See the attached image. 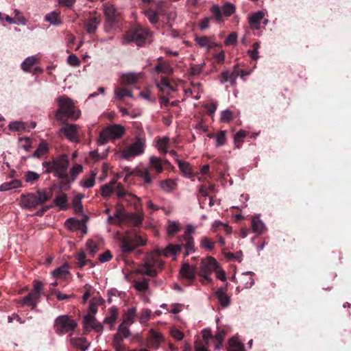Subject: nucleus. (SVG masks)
I'll return each mask as SVG.
<instances>
[{
	"mask_svg": "<svg viewBox=\"0 0 351 351\" xmlns=\"http://www.w3.org/2000/svg\"><path fill=\"white\" fill-rule=\"evenodd\" d=\"M101 195L104 198H108L114 193L118 199L130 201L128 197L134 199V206L136 210H138V206L141 204V199L136 195L128 193L123 186L122 184L117 182L116 179L112 180L109 183L104 184L100 188Z\"/></svg>",
	"mask_w": 351,
	"mask_h": 351,
	"instance_id": "obj_1",
	"label": "nucleus"
},
{
	"mask_svg": "<svg viewBox=\"0 0 351 351\" xmlns=\"http://www.w3.org/2000/svg\"><path fill=\"white\" fill-rule=\"evenodd\" d=\"M146 244L144 235L136 229H132L119 238V247L123 255L132 253L136 248Z\"/></svg>",
	"mask_w": 351,
	"mask_h": 351,
	"instance_id": "obj_2",
	"label": "nucleus"
},
{
	"mask_svg": "<svg viewBox=\"0 0 351 351\" xmlns=\"http://www.w3.org/2000/svg\"><path fill=\"white\" fill-rule=\"evenodd\" d=\"M43 166L46 169L45 173H53V176L62 182V179L66 177V171H67L69 166V160L67 155L62 154L56 157L51 161L43 162Z\"/></svg>",
	"mask_w": 351,
	"mask_h": 351,
	"instance_id": "obj_3",
	"label": "nucleus"
},
{
	"mask_svg": "<svg viewBox=\"0 0 351 351\" xmlns=\"http://www.w3.org/2000/svg\"><path fill=\"white\" fill-rule=\"evenodd\" d=\"M141 1L147 4L143 7V12L152 25H156L159 22V17L165 16L167 13L169 4L167 1H159L152 5L149 4L154 2V0H141Z\"/></svg>",
	"mask_w": 351,
	"mask_h": 351,
	"instance_id": "obj_4",
	"label": "nucleus"
},
{
	"mask_svg": "<svg viewBox=\"0 0 351 351\" xmlns=\"http://www.w3.org/2000/svg\"><path fill=\"white\" fill-rule=\"evenodd\" d=\"M58 108L56 112L57 120L65 123L69 119H77L79 115L75 114V106L73 101L66 96H60L57 98Z\"/></svg>",
	"mask_w": 351,
	"mask_h": 351,
	"instance_id": "obj_5",
	"label": "nucleus"
},
{
	"mask_svg": "<svg viewBox=\"0 0 351 351\" xmlns=\"http://www.w3.org/2000/svg\"><path fill=\"white\" fill-rule=\"evenodd\" d=\"M169 165L168 160H165L162 163L161 159L156 156H152L149 158V167L145 169H137L133 171L130 175L141 178L144 181V185H149L155 176L151 175L150 169H155L157 173L163 171V165Z\"/></svg>",
	"mask_w": 351,
	"mask_h": 351,
	"instance_id": "obj_6",
	"label": "nucleus"
},
{
	"mask_svg": "<svg viewBox=\"0 0 351 351\" xmlns=\"http://www.w3.org/2000/svg\"><path fill=\"white\" fill-rule=\"evenodd\" d=\"M33 284L32 290L26 296L19 300V304L22 306H27L32 310L36 309L37 304L40 302L44 288V284L40 280H35Z\"/></svg>",
	"mask_w": 351,
	"mask_h": 351,
	"instance_id": "obj_7",
	"label": "nucleus"
},
{
	"mask_svg": "<svg viewBox=\"0 0 351 351\" xmlns=\"http://www.w3.org/2000/svg\"><path fill=\"white\" fill-rule=\"evenodd\" d=\"M125 132V129L121 125H109L101 130L99 141L101 144H105L109 139H117L121 138Z\"/></svg>",
	"mask_w": 351,
	"mask_h": 351,
	"instance_id": "obj_8",
	"label": "nucleus"
},
{
	"mask_svg": "<svg viewBox=\"0 0 351 351\" xmlns=\"http://www.w3.org/2000/svg\"><path fill=\"white\" fill-rule=\"evenodd\" d=\"M219 267L216 260L208 256L206 259H203L201 261L199 276L202 277V283L203 285H207L212 282L211 278H209V275Z\"/></svg>",
	"mask_w": 351,
	"mask_h": 351,
	"instance_id": "obj_9",
	"label": "nucleus"
},
{
	"mask_svg": "<svg viewBox=\"0 0 351 351\" xmlns=\"http://www.w3.org/2000/svg\"><path fill=\"white\" fill-rule=\"evenodd\" d=\"M149 31L141 27H136L128 31L124 38L128 43L133 42L139 47H142L148 36Z\"/></svg>",
	"mask_w": 351,
	"mask_h": 351,
	"instance_id": "obj_10",
	"label": "nucleus"
},
{
	"mask_svg": "<svg viewBox=\"0 0 351 351\" xmlns=\"http://www.w3.org/2000/svg\"><path fill=\"white\" fill-rule=\"evenodd\" d=\"M163 262L154 256H150L147 258L145 263L139 269V272L151 277L157 276V269H162Z\"/></svg>",
	"mask_w": 351,
	"mask_h": 351,
	"instance_id": "obj_11",
	"label": "nucleus"
},
{
	"mask_svg": "<svg viewBox=\"0 0 351 351\" xmlns=\"http://www.w3.org/2000/svg\"><path fill=\"white\" fill-rule=\"evenodd\" d=\"M83 171V167L82 165L75 164L69 170V173L66 171V178H63L62 182H60V186L61 190L67 191L70 189V185L73 182L77 176Z\"/></svg>",
	"mask_w": 351,
	"mask_h": 351,
	"instance_id": "obj_12",
	"label": "nucleus"
},
{
	"mask_svg": "<svg viewBox=\"0 0 351 351\" xmlns=\"http://www.w3.org/2000/svg\"><path fill=\"white\" fill-rule=\"evenodd\" d=\"M145 140L139 136L136 138L135 141L128 147L123 152V156L125 159H130L138 156L144 152Z\"/></svg>",
	"mask_w": 351,
	"mask_h": 351,
	"instance_id": "obj_13",
	"label": "nucleus"
},
{
	"mask_svg": "<svg viewBox=\"0 0 351 351\" xmlns=\"http://www.w3.org/2000/svg\"><path fill=\"white\" fill-rule=\"evenodd\" d=\"M77 326L76 322L67 315L58 317L55 321L56 331L61 333H66L75 330Z\"/></svg>",
	"mask_w": 351,
	"mask_h": 351,
	"instance_id": "obj_14",
	"label": "nucleus"
},
{
	"mask_svg": "<svg viewBox=\"0 0 351 351\" xmlns=\"http://www.w3.org/2000/svg\"><path fill=\"white\" fill-rule=\"evenodd\" d=\"M104 12L106 16V23L112 27L114 25L119 18V12L114 5L106 3L104 5Z\"/></svg>",
	"mask_w": 351,
	"mask_h": 351,
	"instance_id": "obj_15",
	"label": "nucleus"
},
{
	"mask_svg": "<svg viewBox=\"0 0 351 351\" xmlns=\"http://www.w3.org/2000/svg\"><path fill=\"white\" fill-rule=\"evenodd\" d=\"M21 206L28 210L36 209L38 206L36 195L33 193L22 194L21 195Z\"/></svg>",
	"mask_w": 351,
	"mask_h": 351,
	"instance_id": "obj_16",
	"label": "nucleus"
},
{
	"mask_svg": "<svg viewBox=\"0 0 351 351\" xmlns=\"http://www.w3.org/2000/svg\"><path fill=\"white\" fill-rule=\"evenodd\" d=\"M90 16L84 23L86 32L88 34H93L97 29V27L101 22L100 16L96 13L89 14Z\"/></svg>",
	"mask_w": 351,
	"mask_h": 351,
	"instance_id": "obj_17",
	"label": "nucleus"
},
{
	"mask_svg": "<svg viewBox=\"0 0 351 351\" xmlns=\"http://www.w3.org/2000/svg\"><path fill=\"white\" fill-rule=\"evenodd\" d=\"M60 132L63 133L66 138L72 142H79L80 139L77 133V125L75 124H69L60 129Z\"/></svg>",
	"mask_w": 351,
	"mask_h": 351,
	"instance_id": "obj_18",
	"label": "nucleus"
},
{
	"mask_svg": "<svg viewBox=\"0 0 351 351\" xmlns=\"http://www.w3.org/2000/svg\"><path fill=\"white\" fill-rule=\"evenodd\" d=\"M197 274V268L195 266H191L189 263H184L180 270V274L184 278L189 281H193Z\"/></svg>",
	"mask_w": 351,
	"mask_h": 351,
	"instance_id": "obj_19",
	"label": "nucleus"
},
{
	"mask_svg": "<svg viewBox=\"0 0 351 351\" xmlns=\"http://www.w3.org/2000/svg\"><path fill=\"white\" fill-rule=\"evenodd\" d=\"M176 162L178 165V167L181 172L186 177L193 180L195 176H197L199 175L198 172L195 173L193 171L192 166L188 162L182 161L178 159H176Z\"/></svg>",
	"mask_w": 351,
	"mask_h": 351,
	"instance_id": "obj_20",
	"label": "nucleus"
},
{
	"mask_svg": "<svg viewBox=\"0 0 351 351\" xmlns=\"http://www.w3.org/2000/svg\"><path fill=\"white\" fill-rule=\"evenodd\" d=\"M36 198L39 206L43 205L48 202L53 196L52 188L38 189L36 191Z\"/></svg>",
	"mask_w": 351,
	"mask_h": 351,
	"instance_id": "obj_21",
	"label": "nucleus"
},
{
	"mask_svg": "<svg viewBox=\"0 0 351 351\" xmlns=\"http://www.w3.org/2000/svg\"><path fill=\"white\" fill-rule=\"evenodd\" d=\"M226 287H220L215 292L221 307L226 308L230 304V298L226 293Z\"/></svg>",
	"mask_w": 351,
	"mask_h": 351,
	"instance_id": "obj_22",
	"label": "nucleus"
},
{
	"mask_svg": "<svg viewBox=\"0 0 351 351\" xmlns=\"http://www.w3.org/2000/svg\"><path fill=\"white\" fill-rule=\"evenodd\" d=\"M162 341V337L160 333L152 329L150 330V336L149 339V346L153 349H158L160 343Z\"/></svg>",
	"mask_w": 351,
	"mask_h": 351,
	"instance_id": "obj_23",
	"label": "nucleus"
},
{
	"mask_svg": "<svg viewBox=\"0 0 351 351\" xmlns=\"http://www.w3.org/2000/svg\"><path fill=\"white\" fill-rule=\"evenodd\" d=\"M68 197L64 193L57 195L53 200V206L59 208L60 210H65L67 209Z\"/></svg>",
	"mask_w": 351,
	"mask_h": 351,
	"instance_id": "obj_24",
	"label": "nucleus"
},
{
	"mask_svg": "<svg viewBox=\"0 0 351 351\" xmlns=\"http://www.w3.org/2000/svg\"><path fill=\"white\" fill-rule=\"evenodd\" d=\"M154 71L157 73H161L166 75H171L173 72V68L167 62H158L155 67Z\"/></svg>",
	"mask_w": 351,
	"mask_h": 351,
	"instance_id": "obj_25",
	"label": "nucleus"
},
{
	"mask_svg": "<svg viewBox=\"0 0 351 351\" xmlns=\"http://www.w3.org/2000/svg\"><path fill=\"white\" fill-rule=\"evenodd\" d=\"M195 42L199 45L201 47H206L208 49H212L216 46L217 44L215 42H213L207 36H196L195 38Z\"/></svg>",
	"mask_w": 351,
	"mask_h": 351,
	"instance_id": "obj_26",
	"label": "nucleus"
},
{
	"mask_svg": "<svg viewBox=\"0 0 351 351\" xmlns=\"http://www.w3.org/2000/svg\"><path fill=\"white\" fill-rule=\"evenodd\" d=\"M112 345L116 351H125L126 346L123 343V338L119 334H114Z\"/></svg>",
	"mask_w": 351,
	"mask_h": 351,
	"instance_id": "obj_27",
	"label": "nucleus"
},
{
	"mask_svg": "<svg viewBox=\"0 0 351 351\" xmlns=\"http://www.w3.org/2000/svg\"><path fill=\"white\" fill-rule=\"evenodd\" d=\"M97 172L92 171L89 177L84 176L80 184L84 188H92L95 184V177Z\"/></svg>",
	"mask_w": 351,
	"mask_h": 351,
	"instance_id": "obj_28",
	"label": "nucleus"
},
{
	"mask_svg": "<svg viewBox=\"0 0 351 351\" xmlns=\"http://www.w3.org/2000/svg\"><path fill=\"white\" fill-rule=\"evenodd\" d=\"M65 226L71 231H75L81 229L83 222L74 218H69L65 221Z\"/></svg>",
	"mask_w": 351,
	"mask_h": 351,
	"instance_id": "obj_29",
	"label": "nucleus"
},
{
	"mask_svg": "<svg viewBox=\"0 0 351 351\" xmlns=\"http://www.w3.org/2000/svg\"><path fill=\"white\" fill-rule=\"evenodd\" d=\"M22 186L19 180L15 179L6 182L0 185V191H6L13 189H17Z\"/></svg>",
	"mask_w": 351,
	"mask_h": 351,
	"instance_id": "obj_30",
	"label": "nucleus"
},
{
	"mask_svg": "<svg viewBox=\"0 0 351 351\" xmlns=\"http://www.w3.org/2000/svg\"><path fill=\"white\" fill-rule=\"evenodd\" d=\"M184 243L181 244L182 247H184L186 252L184 256H187L189 254H191L195 251L194 245V240L192 237H188V238H184Z\"/></svg>",
	"mask_w": 351,
	"mask_h": 351,
	"instance_id": "obj_31",
	"label": "nucleus"
},
{
	"mask_svg": "<svg viewBox=\"0 0 351 351\" xmlns=\"http://www.w3.org/2000/svg\"><path fill=\"white\" fill-rule=\"evenodd\" d=\"M143 215L142 213H130L128 216V222L134 226H138L142 223Z\"/></svg>",
	"mask_w": 351,
	"mask_h": 351,
	"instance_id": "obj_32",
	"label": "nucleus"
},
{
	"mask_svg": "<svg viewBox=\"0 0 351 351\" xmlns=\"http://www.w3.org/2000/svg\"><path fill=\"white\" fill-rule=\"evenodd\" d=\"M117 319V311L115 307H111L109 309V315H106L104 320V324H109L110 328L114 326Z\"/></svg>",
	"mask_w": 351,
	"mask_h": 351,
	"instance_id": "obj_33",
	"label": "nucleus"
},
{
	"mask_svg": "<svg viewBox=\"0 0 351 351\" xmlns=\"http://www.w3.org/2000/svg\"><path fill=\"white\" fill-rule=\"evenodd\" d=\"M264 17V13L262 11H258L253 14L249 18V23L252 27H258L260 25L261 20Z\"/></svg>",
	"mask_w": 351,
	"mask_h": 351,
	"instance_id": "obj_34",
	"label": "nucleus"
},
{
	"mask_svg": "<svg viewBox=\"0 0 351 351\" xmlns=\"http://www.w3.org/2000/svg\"><path fill=\"white\" fill-rule=\"evenodd\" d=\"M114 94L117 98L122 100L125 97H132L133 94L131 90L125 87H118L114 90Z\"/></svg>",
	"mask_w": 351,
	"mask_h": 351,
	"instance_id": "obj_35",
	"label": "nucleus"
},
{
	"mask_svg": "<svg viewBox=\"0 0 351 351\" xmlns=\"http://www.w3.org/2000/svg\"><path fill=\"white\" fill-rule=\"evenodd\" d=\"M228 351H245L243 344L237 338H231L228 341Z\"/></svg>",
	"mask_w": 351,
	"mask_h": 351,
	"instance_id": "obj_36",
	"label": "nucleus"
},
{
	"mask_svg": "<svg viewBox=\"0 0 351 351\" xmlns=\"http://www.w3.org/2000/svg\"><path fill=\"white\" fill-rule=\"evenodd\" d=\"M39 59L36 56L27 58L21 64L22 69L25 72H30L31 67L38 62Z\"/></svg>",
	"mask_w": 351,
	"mask_h": 351,
	"instance_id": "obj_37",
	"label": "nucleus"
},
{
	"mask_svg": "<svg viewBox=\"0 0 351 351\" xmlns=\"http://www.w3.org/2000/svg\"><path fill=\"white\" fill-rule=\"evenodd\" d=\"M138 78L139 75L133 73L123 74L121 77V83L128 84H132L136 83Z\"/></svg>",
	"mask_w": 351,
	"mask_h": 351,
	"instance_id": "obj_38",
	"label": "nucleus"
},
{
	"mask_svg": "<svg viewBox=\"0 0 351 351\" xmlns=\"http://www.w3.org/2000/svg\"><path fill=\"white\" fill-rule=\"evenodd\" d=\"M136 308H131L123 315V320L122 324L125 325H131L134 322V319L136 317Z\"/></svg>",
	"mask_w": 351,
	"mask_h": 351,
	"instance_id": "obj_39",
	"label": "nucleus"
},
{
	"mask_svg": "<svg viewBox=\"0 0 351 351\" xmlns=\"http://www.w3.org/2000/svg\"><path fill=\"white\" fill-rule=\"evenodd\" d=\"M252 228L254 232L261 234L264 230V224L258 217H254L252 219Z\"/></svg>",
	"mask_w": 351,
	"mask_h": 351,
	"instance_id": "obj_40",
	"label": "nucleus"
},
{
	"mask_svg": "<svg viewBox=\"0 0 351 351\" xmlns=\"http://www.w3.org/2000/svg\"><path fill=\"white\" fill-rule=\"evenodd\" d=\"M182 245L178 244V245H173V244H169L168 245L164 252V255L165 256L171 255H176L177 254L180 253L182 250Z\"/></svg>",
	"mask_w": 351,
	"mask_h": 351,
	"instance_id": "obj_41",
	"label": "nucleus"
},
{
	"mask_svg": "<svg viewBox=\"0 0 351 351\" xmlns=\"http://www.w3.org/2000/svg\"><path fill=\"white\" fill-rule=\"evenodd\" d=\"M48 145L47 143L45 141H42L39 145L37 149L34 151L33 153V157L35 158H40L42 156H43L45 154L48 152Z\"/></svg>",
	"mask_w": 351,
	"mask_h": 351,
	"instance_id": "obj_42",
	"label": "nucleus"
},
{
	"mask_svg": "<svg viewBox=\"0 0 351 351\" xmlns=\"http://www.w3.org/2000/svg\"><path fill=\"white\" fill-rule=\"evenodd\" d=\"M169 143V139L167 136L159 138L157 141V148L158 151L163 154H167Z\"/></svg>",
	"mask_w": 351,
	"mask_h": 351,
	"instance_id": "obj_43",
	"label": "nucleus"
},
{
	"mask_svg": "<svg viewBox=\"0 0 351 351\" xmlns=\"http://www.w3.org/2000/svg\"><path fill=\"white\" fill-rule=\"evenodd\" d=\"M160 186L163 191L169 193L175 189L176 184L174 180L168 179L161 181Z\"/></svg>",
	"mask_w": 351,
	"mask_h": 351,
	"instance_id": "obj_44",
	"label": "nucleus"
},
{
	"mask_svg": "<svg viewBox=\"0 0 351 351\" xmlns=\"http://www.w3.org/2000/svg\"><path fill=\"white\" fill-rule=\"evenodd\" d=\"M77 266L78 268L82 269L87 263L88 259L85 252L83 250H80L76 255Z\"/></svg>",
	"mask_w": 351,
	"mask_h": 351,
	"instance_id": "obj_45",
	"label": "nucleus"
},
{
	"mask_svg": "<svg viewBox=\"0 0 351 351\" xmlns=\"http://www.w3.org/2000/svg\"><path fill=\"white\" fill-rule=\"evenodd\" d=\"M25 181L27 183L34 184L40 178V175L34 171H26L23 177Z\"/></svg>",
	"mask_w": 351,
	"mask_h": 351,
	"instance_id": "obj_46",
	"label": "nucleus"
},
{
	"mask_svg": "<svg viewBox=\"0 0 351 351\" xmlns=\"http://www.w3.org/2000/svg\"><path fill=\"white\" fill-rule=\"evenodd\" d=\"M68 269V264H64L62 267L56 269L53 271V276L56 278H65L69 274Z\"/></svg>",
	"mask_w": 351,
	"mask_h": 351,
	"instance_id": "obj_47",
	"label": "nucleus"
},
{
	"mask_svg": "<svg viewBox=\"0 0 351 351\" xmlns=\"http://www.w3.org/2000/svg\"><path fill=\"white\" fill-rule=\"evenodd\" d=\"M180 230V226L178 223L175 221H168L167 231L169 236L175 235Z\"/></svg>",
	"mask_w": 351,
	"mask_h": 351,
	"instance_id": "obj_48",
	"label": "nucleus"
},
{
	"mask_svg": "<svg viewBox=\"0 0 351 351\" xmlns=\"http://www.w3.org/2000/svg\"><path fill=\"white\" fill-rule=\"evenodd\" d=\"M84 196L81 194H78L73 199V206L74 208L75 212L76 213H80L82 212L83 206L81 202L82 198Z\"/></svg>",
	"mask_w": 351,
	"mask_h": 351,
	"instance_id": "obj_49",
	"label": "nucleus"
},
{
	"mask_svg": "<svg viewBox=\"0 0 351 351\" xmlns=\"http://www.w3.org/2000/svg\"><path fill=\"white\" fill-rule=\"evenodd\" d=\"M86 245L90 255L93 257L99 250L98 244L95 241L89 239L87 241Z\"/></svg>",
	"mask_w": 351,
	"mask_h": 351,
	"instance_id": "obj_50",
	"label": "nucleus"
},
{
	"mask_svg": "<svg viewBox=\"0 0 351 351\" xmlns=\"http://www.w3.org/2000/svg\"><path fill=\"white\" fill-rule=\"evenodd\" d=\"M116 334H119V335L123 337V339L128 338L131 335L130 330L129 329V326L121 323L119 326L117 328V332Z\"/></svg>",
	"mask_w": 351,
	"mask_h": 351,
	"instance_id": "obj_51",
	"label": "nucleus"
},
{
	"mask_svg": "<svg viewBox=\"0 0 351 351\" xmlns=\"http://www.w3.org/2000/svg\"><path fill=\"white\" fill-rule=\"evenodd\" d=\"M96 319L93 315L90 313L87 314L84 317L83 319V328L84 330H88L89 328L95 323Z\"/></svg>",
	"mask_w": 351,
	"mask_h": 351,
	"instance_id": "obj_52",
	"label": "nucleus"
},
{
	"mask_svg": "<svg viewBox=\"0 0 351 351\" xmlns=\"http://www.w3.org/2000/svg\"><path fill=\"white\" fill-rule=\"evenodd\" d=\"M8 128L12 131H25L26 125L25 123L21 121H13L8 125Z\"/></svg>",
	"mask_w": 351,
	"mask_h": 351,
	"instance_id": "obj_53",
	"label": "nucleus"
},
{
	"mask_svg": "<svg viewBox=\"0 0 351 351\" xmlns=\"http://www.w3.org/2000/svg\"><path fill=\"white\" fill-rule=\"evenodd\" d=\"M215 242L210 240L209 238L204 237L202 238L200 245L202 247L208 250H213L215 247Z\"/></svg>",
	"mask_w": 351,
	"mask_h": 351,
	"instance_id": "obj_54",
	"label": "nucleus"
},
{
	"mask_svg": "<svg viewBox=\"0 0 351 351\" xmlns=\"http://www.w3.org/2000/svg\"><path fill=\"white\" fill-rule=\"evenodd\" d=\"M134 287L138 291H146L149 288L148 280L144 279L143 281H134Z\"/></svg>",
	"mask_w": 351,
	"mask_h": 351,
	"instance_id": "obj_55",
	"label": "nucleus"
},
{
	"mask_svg": "<svg viewBox=\"0 0 351 351\" xmlns=\"http://www.w3.org/2000/svg\"><path fill=\"white\" fill-rule=\"evenodd\" d=\"M210 12L213 14V18L216 19L217 21H223V12L222 9L221 10L220 8L217 5H213L210 8Z\"/></svg>",
	"mask_w": 351,
	"mask_h": 351,
	"instance_id": "obj_56",
	"label": "nucleus"
},
{
	"mask_svg": "<svg viewBox=\"0 0 351 351\" xmlns=\"http://www.w3.org/2000/svg\"><path fill=\"white\" fill-rule=\"evenodd\" d=\"M247 132L241 130L235 134L234 136V141L237 147H239L243 142L244 138L246 136Z\"/></svg>",
	"mask_w": 351,
	"mask_h": 351,
	"instance_id": "obj_57",
	"label": "nucleus"
},
{
	"mask_svg": "<svg viewBox=\"0 0 351 351\" xmlns=\"http://www.w3.org/2000/svg\"><path fill=\"white\" fill-rule=\"evenodd\" d=\"M223 14L230 16L235 12V6L230 3H226L222 7Z\"/></svg>",
	"mask_w": 351,
	"mask_h": 351,
	"instance_id": "obj_58",
	"label": "nucleus"
},
{
	"mask_svg": "<svg viewBox=\"0 0 351 351\" xmlns=\"http://www.w3.org/2000/svg\"><path fill=\"white\" fill-rule=\"evenodd\" d=\"M45 19L46 21H48L53 25H58L61 23V21L58 19V14L55 12L47 14Z\"/></svg>",
	"mask_w": 351,
	"mask_h": 351,
	"instance_id": "obj_59",
	"label": "nucleus"
},
{
	"mask_svg": "<svg viewBox=\"0 0 351 351\" xmlns=\"http://www.w3.org/2000/svg\"><path fill=\"white\" fill-rule=\"evenodd\" d=\"M226 132L225 130L220 131L216 136V146L221 147L226 143Z\"/></svg>",
	"mask_w": 351,
	"mask_h": 351,
	"instance_id": "obj_60",
	"label": "nucleus"
},
{
	"mask_svg": "<svg viewBox=\"0 0 351 351\" xmlns=\"http://www.w3.org/2000/svg\"><path fill=\"white\" fill-rule=\"evenodd\" d=\"M156 85L158 88L162 91L163 90V88H172L169 79L164 76L161 77L160 82H157Z\"/></svg>",
	"mask_w": 351,
	"mask_h": 351,
	"instance_id": "obj_61",
	"label": "nucleus"
},
{
	"mask_svg": "<svg viewBox=\"0 0 351 351\" xmlns=\"http://www.w3.org/2000/svg\"><path fill=\"white\" fill-rule=\"evenodd\" d=\"M74 346L82 351H85L89 346V345L87 344L86 339L82 338L76 339L74 343Z\"/></svg>",
	"mask_w": 351,
	"mask_h": 351,
	"instance_id": "obj_62",
	"label": "nucleus"
},
{
	"mask_svg": "<svg viewBox=\"0 0 351 351\" xmlns=\"http://www.w3.org/2000/svg\"><path fill=\"white\" fill-rule=\"evenodd\" d=\"M19 142L25 143L21 145L25 151L29 152L32 148V141L29 137H21L19 139Z\"/></svg>",
	"mask_w": 351,
	"mask_h": 351,
	"instance_id": "obj_63",
	"label": "nucleus"
},
{
	"mask_svg": "<svg viewBox=\"0 0 351 351\" xmlns=\"http://www.w3.org/2000/svg\"><path fill=\"white\" fill-rule=\"evenodd\" d=\"M237 34L235 32L230 34L224 41L226 45H234L237 43Z\"/></svg>",
	"mask_w": 351,
	"mask_h": 351,
	"instance_id": "obj_64",
	"label": "nucleus"
}]
</instances>
